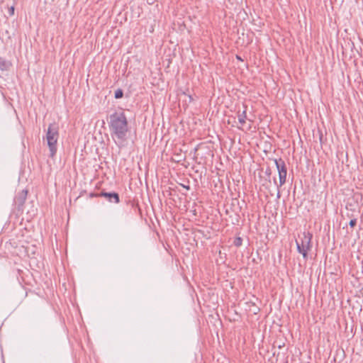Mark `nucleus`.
<instances>
[{"label":"nucleus","mask_w":363,"mask_h":363,"mask_svg":"<svg viewBox=\"0 0 363 363\" xmlns=\"http://www.w3.org/2000/svg\"><path fill=\"white\" fill-rule=\"evenodd\" d=\"M58 125L56 123H51L48 126L46 140L50 150V157H53L57 152V143L59 138Z\"/></svg>","instance_id":"2"},{"label":"nucleus","mask_w":363,"mask_h":363,"mask_svg":"<svg viewBox=\"0 0 363 363\" xmlns=\"http://www.w3.org/2000/svg\"><path fill=\"white\" fill-rule=\"evenodd\" d=\"M97 196L105 197L109 202L118 203L120 202L119 194L116 192H105L101 191L100 194L96 195Z\"/></svg>","instance_id":"6"},{"label":"nucleus","mask_w":363,"mask_h":363,"mask_svg":"<svg viewBox=\"0 0 363 363\" xmlns=\"http://www.w3.org/2000/svg\"><path fill=\"white\" fill-rule=\"evenodd\" d=\"M238 118L239 123L243 125L245 123V121L247 119V111H246V107H245V110H243L242 112L239 111L238 112Z\"/></svg>","instance_id":"7"},{"label":"nucleus","mask_w":363,"mask_h":363,"mask_svg":"<svg viewBox=\"0 0 363 363\" xmlns=\"http://www.w3.org/2000/svg\"><path fill=\"white\" fill-rule=\"evenodd\" d=\"M108 125L111 138L116 145L119 147H125L129 132L128 120L125 113L120 111L111 114Z\"/></svg>","instance_id":"1"},{"label":"nucleus","mask_w":363,"mask_h":363,"mask_svg":"<svg viewBox=\"0 0 363 363\" xmlns=\"http://www.w3.org/2000/svg\"><path fill=\"white\" fill-rule=\"evenodd\" d=\"M114 96L116 99H121L123 96V91L122 89H118L116 91H115V94H114Z\"/></svg>","instance_id":"9"},{"label":"nucleus","mask_w":363,"mask_h":363,"mask_svg":"<svg viewBox=\"0 0 363 363\" xmlns=\"http://www.w3.org/2000/svg\"><path fill=\"white\" fill-rule=\"evenodd\" d=\"M357 224V219L356 218H353L352 220H350V223H349V225L351 228H354Z\"/></svg>","instance_id":"11"},{"label":"nucleus","mask_w":363,"mask_h":363,"mask_svg":"<svg viewBox=\"0 0 363 363\" xmlns=\"http://www.w3.org/2000/svg\"><path fill=\"white\" fill-rule=\"evenodd\" d=\"M9 67V63L4 61L2 58H0V68L4 69H7Z\"/></svg>","instance_id":"8"},{"label":"nucleus","mask_w":363,"mask_h":363,"mask_svg":"<svg viewBox=\"0 0 363 363\" xmlns=\"http://www.w3.org/2000/svg\"><path fill=\"white\" fill-rule=\"evenodd\" d=\"M284 363H288V362L286 361V362H284Z\"/></svg>","instance_id":"16"},{"label":"nucleus","mask_w":363,"mask_h":363,"mask_svg":"<svg viewBox=\"0 0 363 363\" xmlns=\"http://www.w3.org/2000/svg\"><path fill=\"white\" fill-rule=\"evenodd\" d=\"M188 96V98H189V101L191 102V101H192V98H191V96H189H189Z\"/></svg>","instance_id":"15"},{"label":"nucleus","mask_w":363,"mask_h":363,"mask_svg":"<svg viewBox=\"0 0 363 363\" xmlns=\"http://www.w3.org/2000/svg\"><path fill=\"white\" fill-rule=\"evenodd\" d=\"M15 8L13 6H11L8 8V14L9 16H11L14 14Z\"/></svg>","instance_id":"10"},{"label":"nucleus","mask_w":363,"mask_h":363,"mask_svg":"<svg viewBox=\"0 0 363 363\" xmlns=\"http://www.w3.org/2000/svg\"><path fill=\"white\" fill-rule=\"evenodd\" d=\"M279 187H280V186H279V185H277V189H278L277 195V199H279V198H280V196H281L280 191L279 190Z\"/></svg>","instance_id":"13"},{"label":"nucleus","mask_w":363,"mask_h":363,"mask_svg":"<svg viewBox=\"0 0 363 363\" xmlns=\"http://www.w3.org/2000/svg\"><path fill=\"white\" fill-rule=\"evenodd\" d=\"M27 190H22L18 192L14 198V203L17 206L18 210H21L26 197H27Z\"/></svg>","instance_id":"5"},{"label":"nucleus","mask_w":363,"mask_h":363,"mask_svg":"<svg viewBox=\"0 0 363 363\" xmlns=\"http://www.w3.org/2000/svg\"><path fill=\"white\" fill-rule=\"evenodd\" d=\"M274 162L279 173V186H283L286 181L287 169L285 162L282 159L274 160Z\"/></svg>","instance_id":"4"},{"label":"nucleus","mask_w":363,"mask_h":363,"mask_svg":"<svg viewBox=\"0 0 363 363\" xmlns=\"http://www.w3.org/2000/svg\"><path fill=\"white\" fill-rule=\"evenodd\" d=\"M182 186H183L184 188H185L186 189H187V190H189V189H190L189 186L182 185Z\"/></svg>","instance_id":"14"},{"label":"nucleus","mask_w":363,"mask_h":363,"mask_svg":"<svg viewBox=\"0 0 363 363\" xmlns=\"http://www.w3.org/2000/svg\"><path fill=\"white\" fill-rule=\"evenodd\" d=\"M235 245L236 246H240L242 245V239L240 238H238L235 241Z\"/></svg>","instance_id":"12"},{"label":"nucleus","mask_w":363,"mask_h":363,"mask_svg":"<svg viewBox=\"0 0 363 363\" xmlns=\"http://www.w3.org/2000/svg\"><path fill=\"white\" fill-rule=\"evenodd\" d=\"M311 235L309 233H303V236L296 241L297 250L304 258L307 257L308 251L311 248Z\"/></svg>","instance_id":"3"}]
</instances>
